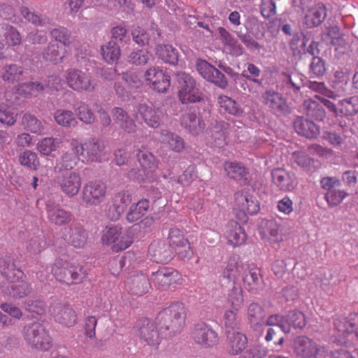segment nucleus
<instances>
[{
	"label": "nucleus",
	"mask_w": 358,
	"mask_h": 358,
	"mask_svg": "<svg viewBox=\"0 0 358 358\" xmlns=\"http://www.w3.org/2000/svg\"><path fill=\"white\" fill-rule=\"evenodd\" d=\"M180 273L171 267H160L150 275V282L161 291L176 290L183 283Z\"/></svg>",
	"instance_id": "5"
},
{
	"label": "nucleus",
	"mask_w": 358,
	"mask_h": 358,
	"mask_svg": "<svg viewBox=\"0 0 358 358\" xmlns=\"http://www.w3.org/2000/svg\"><path fill=\"white\" fill-rule=\"evenodd\" d=\"M224 236L227 243L232 247L240 246L245 243L246 234L243 228L237 222L231 221L226 226Z\"/></svg>",
	"instance_id": "27"
},
{
	"label": "nucleus",
	"mask_w": 358,
	"mask_h": 358,
	"mask_svg": "<svg viewBox=\"0 0 358 358\" xmlns=\"http://www.w3.org/2000/svg\"><path fill=\"white\" fill-rule=\"evenodd\" d=\"M24 73V69L22 66L11 64L3 67L1 77L4 82L13 84L22 80Z\"/></svg>",
	"instance_id": "39"
},
{
	"label": "nucleus",
	"mask_w": 358,
	"mask_h": 358,
	"mask_svg": "<svg viewBox=\"0 0 358 358\" xmlns=\"http://www.w3.org/2000/svg\"><path fill=\"white\" fill-rule=\"evenodd\" d=\"M22 124L25 129L31 133L41 134L44 130L42 122L30 113H25L22 116Z\"/></svg>",
	"instance_id": "51"
},
{
	"label": "nucleus",
	"mask_w": 358,
	"mask_h": 358,
	"mask_svg": "<svg viewBox=\"0 0 358 358\" xmlns=\"http://www.w3.org/2000/svg\"><path fill=\"white\" fill-rule=\"evenodd\" d=\"M159 317L164 320L167 329L178 331L185 324L186 317L185 305L180 302L173 303L164 308L159 313Z\"/></svg>",
	"instance_id": "10"
},
{
	"label": "nucleus",
	"mask_w": 358,
	"mask_h": 358,
	"mask_svg": "<svg viewBox=\"0 0 358 358\" xmlns=\"http://www.w3.org/2000/svg\"><path fill=\"white\" fill-rule=\"evenodd\" d=\"M155 52L158 57L166 63L176 64L178 62V51L171 45H158Z\"/></svg>",
	"instance_id": "45"
},
{
	"label": "nucleus",
	"mask_w": 358,
	"mask_h": 358,
	"mask_svg": "<svg viewBox=\"0 0 358 358\" xmlns=\"http://www.w3.org/2000/svg\"><path fill=\"white\" fill-rule=\"evenodd\" d=\"M115 122L128 134L135 132L136 125L128 113L122 108L115 107L112 110Z\"/></svg>",
	"instance_id": "37"
},
{
	"label": "nucleus",
	"mask_w": 358,
	"mask_h": 358,
	"mask_svg": "<svg viewBox=\"0 0 358 358\" xmlns=\"http://www.w3.org/2000/svg\"><path fill=\"white\" fill-rule=\"evenodd\" d=\"M177 80L180 85L178 92L179 99L183 104L200 102L203 100L201 92L196 87V82L189 74L180 72Z\"/></svg>",
	"instance_id": "8"
},
{
	"label": "nucleus",
	"mask_w": 358,
	"mask_h": 358,
	"mask_svg": "<svg viewBox=\"0 0 358 358\" xmlns=\"http://www.w3.org/2000/svg\"><path fill=\"white\" fill-rule=\"evenodd\" d=\"M80 155V151L77 152L71 148V151L65 152L62 155L59 161L54 168L55 171L60 173L63 171L73 170L78 165Z\"/></svg>",
	"instance_id": "34"
},
{
	"label": "nucleus",
	"mask_w": 358,
	"mask_h": 358,
	"mask_svg": "<svg viewBox=\"0 0 358 358\" xmlns=\"http://www.w3.org/2000/svg\"><path fill=\"white\" fill-rule=\"evenodd\" d=\"M149 206V201L147 199H142L138 201L130 207L126 215V220L129 223L138 221L146 214Z\"/></svg>",
	"instance_id": "41"
},
{
	"label": "nucleus",
	"mask_w": 358,
	"mask_h": 358,
	"mask_svg": "<svg viewBox=\"0 0 358 358\" xmlns=\"http://www.w3.org/2000/svg\"><path fill=\"white\" fill-rule=\"evenodd\" d=\"M22 334L26 343L32 349L47 351L52 346L48 331L41 323L32 322L24 325Z\"/></svg>",
	"instance_id": "4"
},
{
	"label": "nucleus",
	"mask_w": 358,
	"mask_h": 358,
	"mask_svg": "<svg viewBox=\"0 0 358 358\" xmlns=\"http://www.w3.org/2000/svg\"><path fill=\"white\" fill-rule=\"evenodd\" d=\"M192 339L198 344L210 348L217 342V334L204 323L197 324L192 332Z\"/></svg>",
	"instance_id": "20"
},
{
	"label": "nucleus",
	"mask_w": 358,
	"mask_h": 358,
	"mask_svg": "<svg viewBox=\"0 0 358 358\" xmlns=\"http://www.w3.org/2000/svg\"><path fill=\"white\" fill-rule=\"evenodd\" d=\"M17 119V114L13 111V109L5 105H0V122L8 126L13 125Z\"/></svg>",
	"instance_id": "61"
},
{
	"label": "nucleus",
	"mask_w": 358,
	"mask_h": 358,
	"mask_svg": "<svg viewBox=\"0 0 358 358\" xmlns=\"http://www.w3.org/2000/svg\"><path fill=\"white\" fill-rule=\"evenodd\" d=\"M171 247L181 259H190L193 256V250L184 232L178 228H171L168 236Z\"/></svg>",
	"instance_id": "12"
},
{
	"label": "nucleus",
	"mask_w": 358,
	"mask_h": 358,
	"mask_svg": "<svg viewBox=\"0 0 358 358\" xmlns=\"http://www.w3.org/2000/svg\"><path fill=\"white\" fill-rule=\"evenodd\" d=\"M46 210L48 220L55 225L62 226L72 220V214L59 206L48 205Z\"/></svg>",
	"instance_id": "33"
},
{
	"label": "nucleus",
	"mask_w": 358,
	"mask_h": 358,
	"mask_svg": "<svg viewBox=\"0 0 358 358\" xmlns=\"http://www.w3.org/2000/svg\"><path fill=\"white\" fill-rule=\"evenodd\" d=\"M248 340L246 336L240 332H228L227 350L232 355L241 353L246 347Z\"/></svg>",
	"instance_id": "36"
},
{
	"label": "nucleus",
	"mask_w": 358,
	"mask_h": 358,
	"mask_svg": "<svg viewBox=\"0 0 358 358\" xmlns=\"http://www.w3.org/2000/svg\"><path fill=\"white\" fill-rule=\"evenodd\" d=\"M144 76L150 87L158 92H166L170 86L169 76L159 67L150 68Z\"/></svg>",
	"instance_id": "19"
},
{
	"label": "nucleus",
	"mask_w": 358,
	"mask_h": 358,
	"mask_svg": "<svg viewBox=\"0 0 358 358\" xmlns=\"http://www.w3.org/2000/svg\"><path fill=\"white\" fill-rule=\"evenodd\" d=\"M0 273L7 281L1 286V291L4 294L14 299H22L30 294V284L25 280L24 272L16 268L13 262L0 260Z\"/></svg>",
	"instance_id": "1"
},
{
	"label": "nucleus",
	"mask_w": 358,
	"mask_h": 358,
	"mask_svg": "<svg viewBox=\"0 0 358 358\" xmlns=\"http://www.w3.org/2000/svg\"><path fill=\"white\" fill-rule=\"evenodd\" d=\"M152 55L145 50H140L132 52L129 56V62L135 65H145L150 59Z\"/></svg>",
	"instance_id": "64"
},
{
	"label": "nucleus",
	"mask_w": 358,
	"mask_h": 358,
	"mask_svg": "<svg viewBox=\"0 0 358 358\" xmlns=\"http://www.w3.org/2000/svg\"><path fill=\"white\" fill-rule=\"evenodd\" d=\"M262 103L271 112L277 115H285L290 112L291 108L287 99L280 92L266 90L260 97Z\"/></svg>",
	"instance_id": "11"
},
{
	"label": "nucleus",
	"mask_w": 358,
	"mask_h": 358,
	"mask_svg": "<svg viewBox=\"0 0 358 358\" xmlns=\"http://www.w3.org/2000/svg\"><path fill=\"white\" fill-rule=\"evenodd\" d=\"M137 336L148 345L156 348L161 341L159 329L156 324L148 318L138 320L136 324Z\"/></svg>",
	"instance_id": "15"
},
{
	"label": "nucleus",
	"mask_w": 358,
	"mask_h": 358,
	"mask_svg": "<svg viewBox=\"0 0 358 358\" xmlns=\"http://www.w3.org/2000/svg\"><path fill=\"white\" fill-rule=\"evenodd\" d=\"M263 308L257 303H252L248 307V317L250 323L259 324L264 317Z\"/></svg>",
	"instance_id": "59"
},
{
	"label": "nucleus",
	"mask_w": 358,
	"mask_h": 358,
	"mask_svg": "<svg viewBox=\"0 0 358 358\" xmlns=\"http://www.w3.org/2000/svg\"><path fill=\"white\" fill-rule=\"evenodd\" d=\"M259 233L264 241L271 244L279 243L283 241V234L281 226L275 220H266L262 223Z\"/></svg>",
	"instance_id": "24"
},
{
	"label": "nucleus",
	"mask_w": 358,
	"mask_h": 358,
	"mask_svg": "<svg viewBox=\"0 0 358 358\" xmlns=\"http://www.w3.org/2000/svg\"><path fill=\"white\" fill-rule=\"evenodd\" d=\"M4 29V38L7 45L15 46L21 43V35L17 29L12 26L6 25Z\"/></svg>",
	"instance_id": "60"
},
{
	"label": "nucleus",
	"mask_w": 358,
	"mask_h": 358,
	"mask_svg": "<svg viewBox=\"0 0 358 358\" xmlns=\"http://www.w3.org/2000/svg\"><path fill=\"white\" fill-rule=\"evenodd\" d=\"M234 211L240 221L245 222L248 215H255L260 210L259 201L245 190L234 194Z\"/></svg>",
	"instance_id": "7"
},
{
	"label": "nucleus",
	"mask_w": 358,
	"mask_h": 358,
	"mask_svg": "<svg viewBox=\"0 0 358 358\" xmlns=\"http://www.w3.org/2000/svg\"><path fill=\"white\" fill-rule=\"evenodd\" d=\"M247 266L235 257H230L227 264L222 272L223 278L235 282L238 278L247 271Z\"/></svg>",
	"instance_id": "29"
},
{
	"label": "nucleus",
	"mask_w": 358,
	"mask_h": 358,
	"mask_svg": "<svg viewBox=\"0 0 358 358\" xmlns=\"http://www.w3.org/2000/svg\"><path fill=\"white\" fill-rule=\"evenodd\" d=\"M218 103L221 108L231 115H238L241 113L238 103L225 95H220L218 97Z\"/></svg>",
	"instance_id": "57"
},
{
	"label": "nucleus",
	"mask_w": 358,
	"mask_h": 358,
	"mask_svg": "<svg viewBox=\"0 0 358 358\" xmlns=\"http://www.w3.org/2000/svg\"><path fill=\"white\" fill-rule=\"evenodd\" d=\"M67 50L57 44H50L43 52V58L53 63L62 62L66 57Z\"/></svg>",
	"instance_id": "46"
},
{
	"label": "nucleus",
	"mask_w": 358,
	"mask_h": 358,
	"mask_svg": "<svg viewBox=\"0 0 358 358\" xmlns=\"http://www.w3.org/2000/svg\"><path fill=\"white\" fill-rule=\"evenodd\" d=\"M70 148L76 151H80L81 156H83L91 162H101L107 159L109 157V152L103 141L96 138H91L80 143L76 138L70 141Z\"/></svg>",
	"instance_id": "3"
},
{
	"label": "nucleus",
	"mask_w": 358,
	"mask_h": 358,
	"mask_svg": "<svg viewBox=\"0 0 358 358\" xmlns=\"http://www.w3.org/2000/svg\"><path fill=\"white\" fill-rule=\"evenodd\" d=\"M47 246L43 235L31 238L27 243V251L32 255L40 254Z\"/></svg>",
	"instance_id": "56"
},
{
	"label": "nucleus",
	"mask_w": 358,
	"mask_h": 358,
	"mask_svg": "<svg viewBox=\"0 0 358 358\" xmlns=\"http://www.w3.org/2000/svg\"><path fill=\"white\" fill-rule=\"evenodd\" d=\"M196 178V167L194 165H190L178 177V182L182 186L187 187L189 186Z\"/></svg>",
	"instance_id": "63"
},
{
	"label": "nucleus",
	"mask_w": 358,
	"mask_h": 358,
	"mask_svg": "<svg viewBox=\"0 0 358 358\" xmlns=\"http://www.w3.org/2000/svg\"><path fill=\"white\" fill-rule=\"evenodd\" d=\"M340 112L344 115H353L358 113V96L345 99L340 103Z\"/></svg>",
	"instance_id": "55"
},
{
	"label": "nucleus",
	"mask_w": 358,
	"mask_h": 358,
	"mask_svg": "<svg viewBox=\"0 0 358 358\" xmlns=\"http://www.w3.org/2000/svg\"><path fill=\"white\" fill-rule=\"evenodd\" d=\"M65 79L68 86L75 91L91 92L96 87L95 82L89 73L76 69L66 70Z\"/></svg>",
	"instance_id": "13"
},
{
	"label": "nucleus",
	"mask_w": 358,
	"mask_h": 358,
	"mask_svg": "<svg viewBox=\"0 0 358 358\" xmlns=\"http://www.w3.org/2000/svg\"><path fill=\"white\" fill-rule=\"evenodd\" d=\"M50 36L55 41L63 44L65 48H69L71 45L76 46L77 42L71 37L67 29L63 27L53 29L50 31Z\"/></svg>",
	"instance_id": "49"
},
{
	"label": "nucleus",
	"mask_w": 358,
	"mask_h": 358,
	"mask_svg": "<svg viewBox=\"0 0 358 358\" xmlns=\"http://www.w3.org/2000/svg\"><path fill=\"white\" fill-rule=\"evenodd\" d=\"M54 119L58 125L63 127H75L78 123L74 113L66 109L56 110L54 113Z\"/></svg>",
	"instance_id": "47"
},
{
	"label": "nucleus",
	"mask_w": 358,
	"mask_h": 358,
	"mask_svg": "<svg viewBox=\"0 0 358 358\" xmlns=\"http://www.w3.org/2000/svg\"><path fill=\"white\" fill-rule=\"evenodd\" d=\"M63 237L69 244L78 248H83L87 241V234L80 226H71Z\"/></svg>",
	"instance_id": "30"
},
{
	"label": "nucleus",
	"mask_w": 358,
	"mask_h": 358,
	"mask_svg": "<svg viewBox=\"0 0 358 358\" xmlns=\"http://www.w3.org/2000/svg\"><path fill=\"white\" fill-rule=\"evenodd\" d=\"M294 128L297 134L308 138H314L320 134V127L317 124L302 117L295 119Z\"/></svg>",
	"instance_id": "32"
},
{
	"label": "nucleus",
	"mask_w": 358,
	"mask_h": 358,
	"mask_svg": "<svg viewBox=\"0 0 358 358\" xmlns=\"http://www.w3.org/2000/svg\"><path fill=\"white\" fill-rule=\"evenodd\" d=\"M181 125L193 136H198L201 134L206 127L205 122L200 114L192 112L182 115Z\"/></svg>",
	"instance_id": "25"
},
{
	"label": "nucleus",
	"mask_w": 358,
	"mask_h": 358,
	"mask_svg": "<svg viewBox=\"0 0 358 358\" xmlns=\"http://www.w3.org/2000/svg\"><path fill=\"white\" fill-rule=\"evenodd\" d=\"M272 178L274 184L283 192H291L296 186V178L294 173L285 169L278 168L272 171Z\"/></svg>",
	"instance_id": "22"
},
{
	"label": "nucleus",
	"mask_w": 358,
	"mask_h": 358,
	"mask_svg": "<svg viewBox=\"0 0 358 358\" xmlns=\"http://www.w3.org/2000/svg\"><path fill=\"white\" fill-rule=\"evenodd\" d=\"M327 17V8L322 3H317L309 8L305 15L304 22L308 27L319 26Z\"/></svg>",
	"instance_id": "31"
},
{
	"label": "nucleus",
	"mask_w": 358,
	"mask_h": 358,
	"mask_svg": "<svg viewBox=\"0 0 358 358\" xmlns=\"http://www.w3.org/2000/svg\"><path fill=\"white\" fill-rule=\"evenodd\" d=\"M57 183L64 195L72 198L79 193L82 185V178L80 173L76 171L62 173L57 178Z\"/></svg>",
	"instance_id": "17"
},
{
	"label": "nucleus",
	"mask_w": 358,
	"mask_h": 358,
	"mask_svg": "<svg viewBox=\"0 0 358 358\" xmlns=\"http://www.w3.org/2000/svg\"><path fill=\"white\" fill-rule=\"evenodd\" d=\"M107 187L105 182L95 180L87 182L83 189V200L87 206H96L104 199Z\"/></svg>",
	"instance_id": "16"
},
{
	"label": "nucleus",
	"mask_w": 358,
	"mask_h": 358,
	"mask_svg": "<svg viewBox=\"0 0 358 358\" xmlns=\"http://www.w3.org/2000/svg\"><path fill=\"white\" fill-rule=\"evenodd\" d=\"M358 322V314L351 313L347 317H338L334 320L336 329L342 335L352 334Z\"/></svg>",
	"instance_id": "40"
},
{
	"label": "nucleus",
	"mask_w": 358,
	"mask_h": 358,
	"mask_svg": "<svg viewBox=\"0 0 358 358\" xmlns=\"http://www.w3.org/2000/svg\"><path fill=\"white\" fill-rule=\"evenodd\" d=\"M138 115L150 127L157 128L161 124L159 111L145 104L139 105L136 117H138Z\"/></svg>",
	"instance_id": "38"
},
{
	"label": "nucleus",
	"mask_w": 358,
	"mask_h": 358,
	"mask_svg": "<svg viewBox=\"0 0 358 358\" xmlns=\"http://www.w3.org/2000/svg\"><path fill=\"white\" fill-rule=\"evenodd\" d=\"M227 176L240 182L241 185H247L250 181L248 170L238 162H227L224 166Z\"/></svg>",
	"instance_id": "28"
},
{
	"label": "nucleus",
	"mask_w": 358,
	"mask_h": 358,
	"mask_svg": "<svg viewBox=\"0 0 358 358\" xmlns=\"http://www.w3.org/2000/svg\"><path fill=\"white\" fill-rule=\"evenodd\" d=\"M218 32L223 43L229 54L233 55H240L242 54V48L238 43V41L227 31L224 28L220 27Z\"/></svg>",
	"instance_id": "42"
},
{
	"label": "nucleus",
	"mask_w": 358,
	"mask_h": 358,
	"mask_svg": "<svg viewBox=\"0 0 358 358\" xmlns=\"http://www.w3.org/2000/svg\"><path fill=\"white\" fill-rule=\"evenodd\" d=\"M320 185L326 191L324 199L329 207L338 206L349 195L346 190L338 189L341 186V182L336 177L322 178Z\"/></svg>",
	"instance_id": "9"
},
{
	"label": "nucleus",
	"mask_w": 358,
	"mask_h": 358,
	"mask_svg": "<svg viewBox=\"0 0 358 358\" xmlns=\"http://www.w3.org/2000/svg\"><path fill=\"white\" fill-rule=\"evenodd\" d=\"M51 273L59 282L71 286L85 282L88 278L87 270L80 264L56 259L51 266Z\"/></svg>",
	"instance_id": "2"
},
{
	"label": "nucleus",
	"mask_w": 358,
	"mask_h": 358,
	"mask_svg": "<svg viewBox=\"0 0 358 358\" xmlns=\"http://www.w3.org/2000/svg\"><path fill=\"white\" fill-rule=\"evenodd\" d=\"M103 59L108 64H113L120 57L121 50L116 42L110 41L101 48Z\"/></svg>",
	"instance_id": "44"
},
{
	"label": "nucleus",
	"mask_w": 358,
	"mask_h": 358,
	"mask_svg": "<svg viewBox=\"0 0 358 358\" xmlns=\"http://www.w3.org/2000/svg\"><path fill=\"white\" fill-rule=\"evenodd\" d=\"M76 112L79 120L85 124H92L94 121V116L88 106L85 103H80L76 109Z\"/></svg>",
	"instance_id": "62"
},
{
	"label": "nucleus",
	"mask_w": 358,
	"mask_h": 358,
	"mask_svg": "<svg viewBox=\"0 0 358 358\" xmlns=\"http://www.w3.org/2000/svg\"><path fill=\"white\" fill-rule=\"evenodd\" d=\"M227 303L231 308L236 310H240L243 306L244 299L243 295V290L241 287L234 286L229 290L227 296Z\"/></svg>",
	"instance_id": "54"
},
{
	"label": "nucleus",
	"mask_w": 358,
	"mask_h": 358,
	"mask_svg": "<svg viewBox=\"0 0 358 358\" xmlns=\"http://www.w3.org/2000/svg\"><path fill=\"white\" fill-rule=\"evenodd\" d=\"M141 167L148 172H153L157 167L155 157L148 150H140L137 154Z\"/></svg>",
	"instance_id": "52"
},
{
	"label": "nucleus",
	"mask_w": 358,
	"mask_h": 358,
	"mask_svg": "<svg viewBox=\"0 0 358 358\" xmlns=\"http://www.w3.org/2000/svg\"><path fill=\"white\" fill-rule=\"evenodd\" d=\"M52 314L58 323L71 327L77 323V314L69 306L57 303L52 307Z\"/></svg>",
	"instance_id": "23"
},
{
	"label": "nucleus",
	"mask_w": 358,
	"mask_h": 358,
	"mask_svg": "<svg viewBox=\"0 0 358 358\" xmlns=\"http://www.w3.org/2000/svg\"><path fill=\"white\" fill-rule=\"evenodd\" d=\"M62 141L57 138H44L36 145L37 150L43 155L49 156L59 148Z\"/></svg>",
	"instance_id": "48"
},
{
	"label": "nucleus",
	"mask_w": 358,
	"mask_h": 358,
	"mask_svg": "<svg viewBox=\"0 0 358 358\" xmlns=\"http://www.w3.org/2000/svg\"><path fill=\"white\" fill-rule=\"evenodd\" d=\"M19 163L30 170H37L40 162L36 152L31 150H24L18 156Z\"/></svg>",
	"instance_id": "50"
},
{
	"label": "nucleus",
	"mask_w": 358,
	"mask_h": 358,
	"mask_svg": "<svg viewBox=\"0 0 358 358\" xmlns=\"http://www.w3.org/2000/svg\"><path fill=\"white\" fill-rule=\"evenodd\" d=\"M196 69L206 80L224 89L228 85L225 76L206 60L199 59L196 63Z\"/></svg>",
	"instance_id": "18"
},
{
	"label": "nucleus",
	"mask_w": 358,
	"mask_h": 358,
	"mask_svg": "<svg viewBox=\"0 0 358 358\" xmlns=\"http://www.w3.org/2000/svg\"><path fill=\"white\" fill-rule=\"evenodd\" d=\"M285 323L290 329L291 327L301 329L306 325L305 315L300 311L290 312L285 318Z\"/></svg>",
	"instance_id": "58"
},
{
	"label": "nucleus",
	"mask_w": 358,
	"mask_h": 358,
	"mask_svg": "<svg viewBox=\"0 0 358 358\" xmlns=\"http://www.w3.org/2000/svg\"><path fill=\"white\" fill-rule=\"evenodd\" d=\"M101 241L103 244H113L112 249L119 252L128 248L131 241L127 236H122V227L117 225L107 226L102 231Z\"/></svg>",
	"instance_id": "14"
},
{
	"label": "nucleus",
	"mask_w": 358,
	"mask_h": 358,
	"mask_svg": "<svg viewBox=\"0 0 358 358\" xmlns=\"http://www.w3.org/2000/svg\"><path fill=\"white\" fill-rule=\"evenodd\" d=\"M293 352L297 358H327V350L306 336L294 339Z\"/></svg>",
	"instance_id": "6"
},
{
	"label": "nucleus",
	"mask_w": 358,
	"mask_h": 358,
	"mask_svg": "<svg viewBox=\"0 0 358 358\" xmlns=\"http://www.w3.org/2000/svg\"><path fill=\"white\" fill-rule=\"evenodd\" d=\"M213 131V145L215 147H223L227 145L226 138L229 133V124L224 121L215 122Z\"/></svg>",
	"instance_id": "43"
},
{
	"label": "nucleus",
	"mask_w": 358,
	"mask_h": 358,
	"mask_svg": "<svg viewBox=\"0 0 358 358\" xmlns=\"http://www.w3.org/2000/svg\"><path fill=\"white\" fill-rule=\"evenodd\" d=\"M159 142L164 147L176 153H180L185 149L184 139L178 134L167 130L161 131Z\"/></svg>",
	"instance_id": "26"
},
{
	"label": "nucleus",
	"mask_w": 358,
	"mask_h": 358,
	"mask_svg": "<svg viewBox=\"0 0 358 358\" xmlns=\"http://www.w3.org/2000/svg\"><path fill=\"white\" fill-rule=\"evenodd\" d=\"M150 278L138 273L132 275L127 281L126 286L128 292L134 296H141L149 292L151 288Z\"/></svg>",
	"instance_id": "21"
},
{
	"label": "nucleus",
	"mask_w": 358,
	"mask_h": 358,
	"mask_svg": "<svg viewBox=\"0 0 358 358\" xmlns=\"http://www.w3.org/2000/svg\"><path fill=\"white\" fill-rule=\"evenodd\" d=\"M149 253L154 262L160 264L168 263L172 258V252L166 243L155 242L149 246Z\"/></svg>",
	"instance_id": "35"
},
{
	"label": "nucleus",
	"mask_w": 358,
	"mask_h": 358,
	"mask_svg": "<svg viewBox=\"0 0 358 358\" xmlns=\"http://www.w3.org/2000/svg\"><path fill=\"white\" fill-rule=\"evenodd\" d=\"M260 271L258 268H251L248 273H243L242 280L245 287L250 290H255L260 282Z\"/></svg>",
	"instance_id": "53"
}]
</instances>
